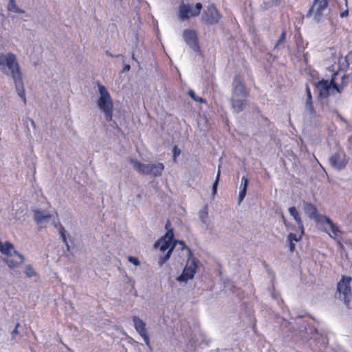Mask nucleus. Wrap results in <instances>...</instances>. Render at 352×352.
I'll use <instances>...</instances> for the list:
<instances>
[{
  "label": "nucleus",
  "mask_w": 352,
  "mask_h": 352,
  "mask_svg": "<svg viewBox=\"0 0 352 352\" xmlns=\"http://www.w3.org/2000/svg\"><path fill=\"white\" fill-rule=\"evenodd\" d=\"M329 4L328 0H314L311 7L309 9L306 16H314L316 20H319L322 16L323 12L326 10Z\"/></svg>",
  "instance_id": "nucleus-11"
},
{
  "label": "nucleus",
  "mask_w": 352,
  "mask_h": 352,
  "mask_svg": "<svg viewBox=\"0 0 352 352\" xmlns=\"http://www.w3.org/2000/svg\"><path fill=\"white\" fill-rule=\"evenodd\" d=\"M221 17V14L214 4L208 6L203 14L204 21L208 25H214L219 23Z\"/></svg>",
  "instance_id": "nucleus-12"
},
{
  "label": "nucleus",
  "mask_w": 352,
  "mask_h": 352,
  "mask_svg": "<svg viewBox=\"0 0 352 352\" xmlns=\"http://www.w3.org/2000/svg\"><path fill=\"white\" fill-rule=\"evenodd\" d=\"M5 65H7L8 68L10 71L11 76L14 80L19 96L23 99L24 103H25L26 98L22 80V74L16 61V56L13 53L9 52L6 56H4L3 54H0V70L4 69Z\"/></svg>",
  "instance_id": "nucleus-1"
},
{
  "label": "nucleus",
  "mask_w": 352,
  "mask_h": 352,
  "mask_svg": "<svg viewBox=\"0 0 352 352\" xmlns=\"http://www.w3.org/2000/svg\"><path fill=\"white\" fill-rule=\"evenodd\" d=\"M6 262L10 268L14 269L18 267L24 262V257L14 251V254H11L6 259Z\"/></svg>",
  "instance_id": "nucleus-16"
},
{
  "label": "nucleus",
  "mask_w": 352,
  "mask_h": 352,
  "mask_svg": "<svg viewBox=\"0 0 352 352\" xmlns=\"http://www.w3.org/2000/svg\"><path fill=\"white\" fill-rule=\"evenodd\" d=\"M134 327L135 330L138 332V333L141 336V337L144 339L145 344L148 346L151 347L150 344V339L147 333V330L146 329V323L141 320L138 316H133L132 318Z\"/></svg>",
  "instance_id": "nucleus-14"
},
{
  "label": "nucleus",
  "mask_w": 352,
  "mask_h": 352,
  "mask_svg": "<svg viewBox=\"0 0 352 352\" xmlns=\"http://www.w3.org/2000/svg\"><path fill=\"white\" fill-rule=\"evenodd\" d=\"M25 273L28 277H32L36 274L33 267L30 265L26 266Z\"/></svg>",
  "instance_id": "nucleus-25"
},
{
  "label": "nucleus",
  "mask_w": 352,
  "mask_h": 352,
  "mask_svg": "<svg viewBox=\"0 0 352 352\" xmlns=\"http://www.w3.org/2000/svg\"><path fill=\"white\" fill-rule=\"evenodd\" d=\"M288 210H289L290 215L292 216L293 218L295 219L300 232H302V234H305L304 225H303L302 221L301 219V217H300V214L298 212L297 209L294 206H292V207H290Z\"/></svg>",
  "instance_id": "nucleus-18"
},
{
  "label": "nucleus",
  "mask_w": 352,
  "mask_h": 352,
  "mask_svg": "<svg viewBox=\"0 0 352 352\" xmlns=\"http://www.w3.org/2000/svg\"><path fill=\"white\" fill-rule=\"evenodd\" d=\"M186 249L188 250V251H190V249H189V248L187 247Z\"/></svg>",
  "instance_id": "nucleus-41"
},
{
  "label": "nucleus",
  "mask_w": 352,
  "mask_h": 352,
  "mask_svg": "<svg viewBox=\"0 0 352 352\" xmlns=\"http://www.w3.org/2000/svg\"><path fill=\"white\" fill-rule=\"evenodd\" d=\"M59 232H60V237L62 238L63 242L65 243V244L67 245V238H66V236H65V228L63 226H60V230H59Z\"/></svg>",
  "instance_id": "nucleus-29"
},
{
  "label": "nucleus",
  "mask_w": 352,
  "mask_h": 352,
  "mask_svg": "<svg viewBox=\"0 0 352 352\" xmlns=\"http://www.w3.org/2000/svg\"><path fill=\"white\" fill-rule=\"evenodd\" d=\"M177 243L181 245L182 250H185L186 248H187V246L186 245L185 243L183 241L174 240L173 244H175V245Z\"/></svg>",
  "instance_id": "nucleus-33"
},
{
  "label": "nucleus",
  "mask_w": 352,
  "mask_h": 352,
  "mask_svg": "<svg viewBox=\"0 0 352 352\" xmlns=\"http://www.w3.org/2000/svg\"><path fill=\"white\" fill-rule=\"evenodd\" d=\"M189 96L195 101L196 102H199L200 103H205L206 102V100L201 98V97H197L196 95H195V93L194 91L192 90H189L188 92Z\"/></svg>",
  "instance_id": "nucleus-24"
},
{
  "label": "nucleus",
  "mask_w": 352,
  "mask_h": 352,
  "mask_svg": "<svg viewBox=\"0 0 352 352\" xmlns=\"http://www.w3.org/2000/svg\"><path fill=\"white\" fill-rule=\"evenodd\" d=\"M232 86L230 99L232 107L236 113H239L247 105V98L249 96V91L239 74L234 76Z\"/></svg>",
  "instance_id": "nucleus-2"
},
{
  "label": "nucleus",
  "mask_w": 352,
  "mask_h": 352,
  "mask_svg": "<svg viewBox=\"0 0 352 352\" xmlns=\"http://www.w3.org/2000/svg\"><path fill=\"white\" fill-rule=\"evenodd\" d=\"M219 176H220V170H219L217 175V179H216L215 182H214L213 186H212V194L213 195H215L216 192H217V185H218V182H219Z\"/></svg>",
  "instance_id": "nucleus-27"
},
{
  "label": "nucleus",
  "mask_w": 352,
  "mask_h": 352,
  "mask_svg": "<svg viewBox=\"0 0 352 352\" xmlns=\"http://www.w3.org/2000/svg\"><path fill=\"white\" fill-rule=\"evenodd\" d=\"M248 185V179L246 177L241 179V188L239 195V202L241 203L246 195L247 188Z\"/></svg>",
  "instance_id": "nucleus-21"
},
{
  "label": "nucleus",
  "mask_w": 352,
  "mask_h": 352,
  "mask_svg": "<svg viewBox=\"0 0 352 352\" xmlns=\"http://www.w3.org/2000/svg\"><path fill=\"white\" fill-rule=\"evenodd\" d=\"M338 76H340V72H336L332 75L330 81L322 79L316 84L320 97L324 98L329 97L333 90H336L338 93H341L344 87L347 85L348 75L343 74L341 76V82L339 85L336 82Z\"/></svg>",
  "instance_id": "nucleus-3"
},
{
  "label": "nucleus",
  "mask_w": 352,
  "mask_h": 352,
  "mask_svg": "<svg viewBox=\"0 0 352 352\" xmlns=\"http://www.w3.org/2000/svg\"><path fill=\"white\" fill-rule=\"evenodd\" d=\"M1 249H2V243L0 242V252H1Z\"/></svg>",
  "instance_id": "nucleus-38"
},
{
  "label": "nucleus",
  "mask_w": 352,
  "mask_h": 352,
  "mask_svg": "<svg viewBox=\"0 0 352 352\" xmlns=\"http://www.w3.org/2000/svg\"><path fill=\"white\" fill-rule=\"evenodd\" d=\"M100 98L98 100L99 109L104 113L107 121L110 122L113 118V104L111 96L104 85H99Z\"/></svg>",
  "instance_id": "nucleus-6"
},
{
  "label": "nucleus",
  "mask_w": 352,
  "mask_h": 352,
  "mask_svg": "<svg viewBox=\"0 0 352 352\" xmlns=\"http://www.w3.org/2000/svg\"><path fill=\"white\" fill-rule=\"evenodd\" d=\"M13 248V245L9 241H6L4 244L2 243L1 253L8 256Z\"/></svg>",
  "instance_id": "nucleus-22"
},
{
  "label": "nucleus",
  "mask_w": 352,
  "mask_h": 352,
  "mask_svg": "<svg viewBox=\"0 0 352 352\" xmlns=\"http://www.w3.org/2000/svg\"><path fill=\"white\" fill-rule=\"evenodd\" d=\"M351 281V277L343 276L337 285V291L339 294V298L344 300L346 307L349 306V298L351 295V289L350 286Z\"/></svg>",
  "instance_id": "nucleus-9"
},
{
  "label": "nucleus",
  "mask_w": 352,
  "mask_h": 352,
  "mask_svg": "<svg viewBox=\"0 0 352 352\" xmlns=\"http://www.w3.org/2000/svg\"><path fill=\"white\" fill-rule=\"evenodd\" d=\"M34 217H35V220L36 221L37 223H41L44 220L49 219L50 217V215H49V214L45 215L41 211H36L35 214H34Z\"/></svg>",
  "instance_id": "nucleus-23"
},
{
  "label": "nucleus",
  "mask_w": 352,
  "mask_h": 352,
  "mask_svg": "<svg viewBox=\"0 0 352 352\" xmlns=\"http://www.w3.org/2000/svg\"><path fill=\"white\" fill-rule=\"evenodd\" d=\"M181 150L177 147V146H174L173 148V161L176 162L177 157L180 155Z\"/></svg>",
  "instance_id": "nucleus-26"
},
{
  "label": "nucleus",
  "mask_w": 352,
  "mask_h": 352,
  "mask_svg": "<svg viewBox=\"0 0 352 352\" xmlns=\"http://www.w3.org/2000/svg\"><path fill=\"white\" fill-rule=\"evenodd\" d=\"M131 164L133 165V168L139 173L151 175L155 177L161 176L164 169V166L161 162L144 164L137 160H131Z\"/></svg>",
  "instance_id": "nucleus-7"
},
{
  "label": "nucleus",
  "mask_w": 352,
  "mask_h": 352,
  "mask_svg": "<svg viewBox=\"0 0 352 352\" xmlns=\"http://www.w3.org/2000/svg\"><path fill=\"white\" fill-rule=\"evenodd\" d=\"M344 1H345L346 7H347V6H348V0H344Z\"/></svg>",
  "instance_id": "nucleus-39"
},
{
  "label": "nucleus",
  "mask_w": 352,
  "mask_h": 352,
  "mask_svg": "<svg viewBox=\"0 0 352 352\" xmlns=\"http://www.w3.org/2000/svg\"><path fill=\"white\" fill-rule=\"evenodd\" d=\"M9 10L15 11L16 12H19V10L16 8L15 0H10Z\"/></svg>",
  "instance_id": "nucleus-28"
},
{
  "label": "nucleus",
  "mask_w": 352,
  "mask_h": 352,
  "mask_svg": "<svg viewBox=\"0 0 352 352\" xmlns=\"http://www.w3.org/2000/svg\"><path fill=\"white\" fill-rule=\"evenodd\" d=\"M128 260H129V262L132 263L133 264H134L136 266L139 265L140 263L139 260H138V258L137 257L129 256L128 257Z\"/></svg>",
  "instance_id": "nucleus-31"
},
{
  "label": "nucleus",
  "mask_w": 352,
  "mask_h": 352,
  "mask_svg": "<svg viewBox=\"0 0 352 352\" xmlns=\"http://www.w3.org/2000/svg\"><path fill=\"white\" fill-rule=\"evenodd\" d=\"M202 8L203 6L201 3H197L193 7L190 4L182 2L178 7V18L180 21H185L191 17H197L200 14Z\"/></svg>",
  "instance_id": "nucleus-8"
},
{
  "label": "nucleus",
  "mask_w": 352,
  "mask_h": 352,
  "mask_svg": "<svg viewBox=\"0 0 352 352\" xmlns=\"http://www.w3.org/2000/svg\"><path fill=\"white\" fill-rule=\"evenodd\" d=\"M305 210L309 214L310 218H315L318 223H320L322 225L327 224L329 226L332 234L329 232H328V234L332 239H336V237L340 236L342 234V232L340 228L336 225L329 217L326 215H318L317 208L312 204H306Z\"/></svg>",
  "instance_id": "nucleus-5"
},
{
  "label": "nucleus",
  "mask_w": 352,
  "mask_h": 352,
  "mask_svg": "<svg viewBox=\"0 0 352 352\" xmlns=\"http://www.w3.org/2000/svg\"><path fill=\"white\" fill-rule=\"evenodd\" d=\"M348 15H349V10H348V6H347L344 10H343L342 12H340V16L341 18H344V17L348 16Z\"/></svg>",
  "instance_id": "nucleus-35"
},
{
  "label": "nucleus",
  "mask_w": 352,
  "mask_h": 352,
  "mask_svg": "<svg viewBox=\"0 0 352 352\" xmlns=\"http://www.w3.org/2000/svg\"><path fill=\"white\" fill-rule=\"evenodd\" d=\"M170 226V221L168 220L166 224V228L168 230L164 236L160 239L155 244L156 248H159L160 251L165 252L168 250L167 253L159 258L158 264L163 265L170 258L173 250L175 248L174 241V232L173 228H169Z\"/></svg>",
  "instance_id": "nucleus-4"
},
{
  "label": "nucleus",
  "mask_w": 352,
  "mask_h": 352,
  "mask_svg": "<svg viewBox=\"0 0 352 352\" xmlns=\"http://www.w3.org/2000/svg\"><path fill=\"white\" fill-rule=\"evenodd\" d=\"M198 269V261L195 258H188L186 265L182 273V274L177 278V280L180 282L187 281L192 279Z\"/></svg>",
  "instance_id": "nucleus-10"
},
{
  "label": "nucleus",
  "mask_w": 352,
  "mask_h": 352,
  "mask_svg": "<svg viewBox=\"0 0 352 352\" xmlns=\"http://www.w3.org/2000/svg\"><path fill=\"white\" fill-rule=\"evenodd\" d=\"M131 67L129 65H126L124 67V71H129Z\"/></svg>",
  "instance_id": "nucleus-37"
},
{
  "label": "nucleus",
  "mask_w": 352,
  "mask_h": 352,
  "mask_svg": "<svg viewBox=\"0 0 352 352\" xmlns=\"http://www.w3.org/2000/svg\"><path fill=\"white\" fill-rule=\"evenodd\" d=\"M183 37L185 42L190 46L194 51L198 52L199 50V45L197 33L195 30L186 29L183 32Z\"/></svg>",
  "instance_id": "nucleus-15"
},
{
  "label": "nucleus",
  "mask_w": 352,
  "mask_h": 352,
  "mask_svg": "<svg viewBox=\"0 0 352 352\" xmlns=\"http://www.w3.org/2000/svg\"><path fill=\"white\" fill-rule=\"evenodd\" d=\"M186 249L188 250V251H190V249H189V248L187 247Z\"/></svg>",
  "instance_id": "nucleus-42"
},
{
  "label": "nucleus",
  "mask_w": 352,
  "mask_h": 352,
  "mask_svg": "<svg viewBox=\"0 0 352 352\" xmlns=\"http://www.w3.org/2000/svg\"><path fill=\"white\" fill-rule=\"evenodd\" d=\"M288 210H289L290 215L292 216L293 218L295 219L300 232H302V234H305L304 225H303L302 221L301 219V217H300V214L298 212L297 209L294 206H292V207H290Z\"/></svg>",
  "instance_id": "nucleus-19"
},
{
  "label": "nucleus",
  "mask_w": 352,
  "mask_h": 352,
  "mask_svg": "<svg viewBox=\"0 0 352 352\" xmlns=\"http://www.w3.org/2000/svg\"><path fill=\"white\" fill-rule=\"evenodd\" d=\"M345 61L346 63V67H349V62L352 61V50L350 51L348 54L345 56Z\"/></svg>",
  "instance_id": "nucleus-32"
},
{
  "label": "nucleus",
  "mask_w": 352,
  "mask_h": 352,
  "mask_svg": "<svg viewBox=\"0 0 352 352\" xmlns=\"http://www.w3.org/2000/svg\"><path fill=\"white\" fill-rule=\"evenodd\" d=\"M285 38H286V32H285V31H283V32L281 33L279 39L278 40L277 43L276 44L275 47H277L278 45H280L282 43H283L285 41Z\"/></svg>",
  "instance_id": "nucleus-30"
},
{
  "label": "nucleus",
  "mask_w": 352,
  "mask_h": 352,
  "mask_svg": "<svg viewBox=\"0 0 352 352\" xmlns=\"http://www.w3.org/2000/svg\"><path fill=\"white\" fill-rule=\"evenodd\" d=\"M281 217H282V219H283V221L284 224H285L286 226H287V219H286V218L285 217V216H284V214H283L281 215Z\"/></svg>",
  "instance_id": "nucleus-36"
},
{
  "label": "nucleus",
  "mask_w": 352,
  "mask_h": 352,
  "mask_svg": "<svg viewBox=\"0 0 352 352\" xmlns=\"http://www.w3.org/2000/svg\"><path fill=\"white\" fill-rule=\"evenodd\" d=\"M306 93H307V99L305 102V108L309 111V114L312 116H315L316 114V110L314 109L312 100V96L309 86L308 84L306 85Z\"/></svg>",
  "instance_id": "nucleus-17"
},
{
  "label": "nucleus",
  "mask_w": 352,
  "mask_h": 352,
  "mask_svg": "<svg viewBox=\"0 0 352 352\" xmlns=\"http://www.w3.org/2000/svg\"><path fill=\"white\" fill-rule=\"evenodd\" d=\"M338 244H339L340 246H342V247L343 246V245H342V244L341 243V242H340V241H338Z\"/></svg>",
  "instance_id": "nucleus-40"
},
{
  "label": "nucleus",
  "mask_w": 352,
  "mask_h": 352,
  "mask_svg": "<svg viewBox=\"0 0 352 352\" xmlns=\"http://www.w3.org/2000/svg\"><path fill=\"white\" fill-rule=\"evenodd\" d=\"M19 326H20V324L17 323L15 326V328L12 331V336L13 338H14L16 335L19 334L18 328L19 327Z\"/></svg>",
  "instance_id": "nucleus-34"
},
{
  "label": "nucleus",
  "mask_w": 352,
  "mask_h": 352,
  "mask_svg": "<svg viewBox=\"0 0 352 352\" xmlns=\"http://www.w3.org/2000/svg\"><path fill=\"white\" fill-rule=\"evenodd\" d=\"M303 235L304 234H302V232H300L299 235L292 232L288 234L287 242L289 243V249L291 252H293L295 250L296 245L294 242L300 241L302 239Z\"/></svg>",
  "instance_id": "nucleus-20"
},
{
  "label": "nucleus",
  "mask_w": 352,
  "mask_h": 352,
  "mask_svg": "<svg viewBox=\"0 0 352 352\" xmlns=\"http://www.w3.org/2000/svg\"><path fill=\"white\" fill-rule=\"evenodd\" d=\"M329 162L331 165L338 169L342 170L348 164L349 157L343 151L335 152L330 157Z\"/></svg>",
  "instance_id": "nucleus-13"
}]
</instances>
